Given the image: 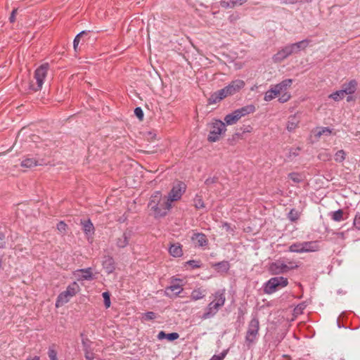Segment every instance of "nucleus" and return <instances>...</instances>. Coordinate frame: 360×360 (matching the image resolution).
Listing matches in <instances>:
<instances>
[{"instance_id": "f257e3e1", "label": "nucleus", "mask_w": 360, "mask_h": 360, "mask_svg": "<svg viewBox=\"0 0 360 360\" xmlns=\"http://www.w3.org/2000/svg\"><path fill=\"white\" fill-rule=\"evenodd\" d=\"M148 207L155 218H162L167 214L172 205L160 191H155L150 198Z\"/></svg>"}, {"instance_id": "f03ea898", "label": "nucleus", "mask_w": 360, "mask_h": 360, "mask_svg": "<svg viewBox=\"0 0 360 360\" xmlns=\"http://www.w3.org/2000/svg\"><path fill=\"white\" fill-rule=\"evenodd\" d=\"M213 300L207 305L202 319H207L214 316L224 305L226 297L224 290H218L212 295Z\"/></svg>"}, {"instance_id": "7ed1b4c3", "label": "nucleus", "mask_w": 360, "mask_h": 360, "mask_svg": "<svg viewBox=\"0 0 360 360\" xmlns=\"http://www.w3.org/2000/svg\"><path fill=\"white\" fill-rule=\"evenodd\" d=\"M209 135L207 141L211 143L218 141L225 134L226 128L225 124L221 120H214L208 124Z\"/></svg>"}, {"instance_id": "20e7f679", "label": "nucleus", "mask_w": 360, "mask_h": 360, "mask_svg": "<svg viewBox=\"0 0 360 360\" xmlns=\"http://www.w3.org/2000/svg\"><path fill=\"white\" fill-rule=\"evenodd\" d=\"M255 111V107L253 105H248L241 108L237 109L232 113L225 116L224 121L229 125L236 124L242 117Z\"/></svg>"}, {"instance_id": "39448f33", "label": "nucleus", "mask_w": 360, "mask_h": 360, "mask_svg": "<svg viewBox=\"0 0 360 360\" xmlns=\"http://www.w3.org/2000/svg\"><path fill=\"white\" fill-rule=\"evenodd\" d=\"M49 66L47 63L40 65L36 69L34 74V79L35 83L32 82L30 84V89L34 91L41 90L44 82L47 76Z\"/></svg>"}, {"instance_id": "423d86ee", "label": "nucleus", "mask_w": 360, "mask_h": 360, "mask_svg": "<svg viewBox=\"0 0 360 360\" xmlns=\"http://www.w3.org/2000/svg\"><path fill=\"white\" fill-rule=\"evenodd\" d=\"M79 291V286L77 283H72L67 287L65 291L59 294L56 302V307L58 308L66 304L70 301V298L74 297Z\"/></svg>"}, {"instance_id": "0eeeda50", "label": "nucleus", "mask_w": 360, "mask_h": 360, "mask_svg": "<svg viewBox=\"0 0 360 360\" xmlns=\"http://www.w3.org/2000/svg\"><path fill=\"white\" fill-rule=\"evenodd\" d=\"M288 283V279L282 276L271 278L266 283L264 290L266 293L271 294L278 289L286 286Z\"/></svg>"}, {"instance_id": "6e6552de", "label": "nucleus", "mask_w": 360, "mask_h": 360, "mask_svg": "<svg viewBox=\"0 0 360 360\" xmlns=\"http://www.w3.org/2000/svg\"><path fill=\"white\" fill-rule=\"evenodd\" d=\"M185 191V184L183 182H178L177 184L173 186L172 188L171 189L168 195L165 197L171 203V205H172L174 202L178 201L181 198Z\"/></svg>"}, {"instance_id": "1a4fd4ad", "label": "nucleus", "mask_w": 360, "mask_h": 360, "mask_svg": "<svg viewBox=\"0 0 360 360\" xmlns=\"http://www.w3.org/2000/svg\"><path fill=\"white\" fill-rule=\"evenodd\" d=\"M290 265H287L281 260L273 262L269 266V271L271 274H280L288 272L290 269L296 268L297 265H293L292 262H289Z\"/></svg>"}, {"instance_id": "9d476101", "label": "nucleus", "mask_w": 360, "mask_h": 360, "mask_svg": "<svg viewBox=\"0 0 360 360\" xmlns=\"http://www.w3.org/2000/svg\"><path fill=\"white\" fill-rule=\"evenodd\" d=\"M259 329V323L258 319H252L248 324L245 336L246 342H248L249 345L253 343L256 340Z\"/></svg>"}, {"instance_id": "9b49d317", "label": "nucleus", "mask_w": 360, "mask_h": 360, "mask_svg": "<svg viewBox=\"0 0 360 360\" xmlns=\"http://www.w3.org/2000/svg\"><path fill=\"white\" fill-rule=\"evenodd\" d=\"M245 85L242 79H236L222 89L226 97L239 92Z\"/></svg>"}, {"instance_id": "f8f14e48", "label": "nucleus", "mask_w": 360, "mask_h": 360, "mask_svg": "<svg viewBox=\"0 0 360 360\" xmlns=\"http://www.w3.org/2000/svg\"><path fill=\"white\" fill-rule=\"evenodd\" d=\"M73 274L78 281L92 280L94 278L91 268L77 269L73 272Z\"/></svg>"}, {"instance_id": "ddd939ff", "label": "nucleus", "mask_w": 360, "mask_h": 360, "mask_svg": "<svg viewBox=\"0 0 360 360\" xmlns=\"http://www.w3.org/2000/svg\"><path fill=\"white\" fill-rule=\"evenodd\" d=\"M292 51L290 49L289 46H285L283 49L278 51L276 54L272 57V60L276 63H279L283 61L285 58H287L289 56L292 55Z\"/></svg>"}, {"instance_id": "4468645a", "label": "nucleus", "mask_w": 360, "mask_h": 360, "mask_svg": "<svg viewBox=\"0 0 360 360\" xmlns=\"http://www.w3.org/2000/svg\"><path fill=\"white\" fill-rule=\"evenodd\" d=\"M292 84V79H286L281 82L280 83L273 85L279 94L287 91V90L291 86Z\"/></svg>"}, {"instance_id": "2eb2a0df", "label": "nucleus", "mask_w": 360, "mask_h": 360, "mask_svg": "<svg viewBox=\"0 0 360 360\" xmlns=\"http://www.w3.org/2000/svg\"><path fill=\"white\" fill-rule=\"evenodd\" d=\"M309 44V41L304 39L295 44H291L288 46L292 51V53L293 54L298 53L301 50L305 49L308 46Z\"/></svg>"}, {"instance_id": "dca6fc26", "label": "nucleus", "mask_w": 360, "mask_h": 360, "mask_svg": "<svg viewBox=\"0 0 360 360\" xmlns=\"http://www.w3.org/2000/svg\"><path fill=\"white\" fill-rule=\"evenodd\" d=\"M357 82L355 80H351L348 83L342 86V90L345 95H352L356 91Z\"/></svg>"}, {"instance_id": "f3484780", "label": "nucleus", "mask_w": 360, "mask_h": 360, "mask_svg": "<svg viewBox=\"0 0 360 360\" xmlns=\"http://www.w3.org/2000/svg\"><path fill=\"white\" fill-rule=\"evenodd\" d=\"M226 98L224 92L223 91L222 89L213 93L210 97L208 98V104L212 105L217 103L218 102L221 101L222 99Z\"/></svg>"}, {"instance_id": "a211bd4d", "label": "nucleus", "mask_w": 360, "mask_h": 360, "mask_svg": "<svg viewBox=\"0 0 360 360\" xmlns=\"http://www.w3.org/2000/svg\"><path fill=\"white\" fill-rule=\"evenodd\" d=\"M303 252H316L319 247L316 241H308L302 243Z\"/></svg>"}, {"instance_id": "6ab92c4d", "label": "nucleus", "mask_w": 360, "mask_h": 360, "mask_svg": "<svg viewBox=\"0 0 360 360\" xmlns=\"http://www.w3.org/2000/svg\"><path fill=\"white\" fill-rule=\"evenodd\" d=\"M248 0H222L220 5L223 8H233L235 6H241Z\"/></svg>"}, {"instance_id": "aec40b11", "label": "nucleus", "mask_w": 360, "mask_h": 360, "mask_svg": "<svg viewBox=\"0 0 360 360\" xmlns=\"http://www.w3.org/2000/svg\"><path fill=\"white\" fill-rule=\"evenodd\" d=\"M81 224L86 235L91 236L94 233V226L90 220H82Z\"/></svg>"}, {"instance_id": "412c9836", "label": "nucleus", "mask_w": 360, "mask_h": 360, "mask_svg": "<svg viewBox=\"0 0 360 360\" xmlns=\"http://www.w3.org/2000/svg\"><path fill=\"white\" fill-rule=\"evenodd\" d=\"M193 242L198 246H204L207 245V240L205 235L202 233H195L191 238Z\"/></svg>"}, {"instance_id": "4be33fe9", "label": "nucleus", "mask_w": 360, "mask_h": 360, "mask_svg": "<svg viewBox=\"0 0 360 360\" xmlns=\"http://www.w3.org/2000/svg\"><path fill=\"white\" fill-rule=\"evenodd\" d=\"M299 122H300V120L298 117H297L295 115L290 116L288 118V120L287 122V125H286L287 129L289 131H294L298 127Z\"/></svg>"}, {"instance_id": "5701e85b", "label": "nucleus", "mask_w": 360, "mask_h": 360, "mask_svg": "<svg viewBox=\"0 0 360 360\" xmlns=\"http://www.w3.org/2000/svg\"><path fill=\"white\" fill-rule=\"evenodd\" d=\"M280 94L278 93L276 89H275L274 86H271V88L266 91L264 94V100L265 101H271L274 99L276 97L279 96Z\"/></svg>"}, {"instance_id": "b1692460", "label": "nucleus", "mask_w": 360, "mask_h": 360, "mask_svg": "<svg viewBox=\"0 0 360 360\" xmlns=\"http://www.w3.org/2000/svg\"><path fill=\"white\" fill-rule=\"evenodd\" d=\"M205 296V290L201 288L195 289L192 291L191 299L193 301H197L202 299Z\"/></svg>"}, {"instance_id": "393cba45", "label": "nucleus", "mask_w": 360, "mask_h": 360, "mask_svg": "<svg viewBox=\"0 0 360 360\" xmlns=\"http://www.w3.org/2000/svg\"><path fill=\"white\" fill-rule=\"evenodd\" d=\"M169 253L173 257H180L182 255V249L180 245L173 244L169 248Z\"/></svg>"}, {"instance_id": "a878e982", "label": "nucleus", "mask_w": 360, "mask_h": 360, "mask_svg": "<svg viewBox=\"0 0 360 360\" xmlns=\"http://www.w3.org/2000/svg\"><path fill=\"white\" fill-rule=\"evenodd\" d=\"M182 290H183V288L181 285H179L178 283H173L170 286H169L168 288H166L165 292L167 295H169L168 291H171V292H174L175 295H179L182 292Z\"/></svg>"}, {"instance_id": "bb28decb", "label": "nucleus", "mask_w": 360, "mask_h": 360, "mask_svg": "<svg viewBox=\"0 0 360 360\" xmlns=\"http://www.w3.org/2000/svg\"><path fill=\"white\" fill-rule=\"evenodd\" d=\"M36 165H37V161L32 158H25L21 162V166L25 168H31Z\"/></svg>"}, {"instance_id": "cd10ccee", "label": "nucleus", "mask_w": 360, "mask_h": 360, "mask_svg": "<svg viewBox=\"0 0 360 360\" xmlns=\"http://www.w3.org/2000/svg\"><path fill=\"white\" fill-rule=\"evenodd\" d=\"M345 94L343 93L342 90L340 89V90L336 91L335 92H334L333 94H330L328 96V98L333 99L335 101H340L342 100L345 98Z\"/></svg>"}, {"instance_id": "c85d7f7f", "label": "nucleus", "mask_w": 360, "mask_h": 360, "mask_svg": "<svg viewBox=\"0 0 360 360\" xmlns=\"http://www.w3.org/2000/svg\"><path fill=\"white\" fill-rule=\"evenodd\" d=\"M193 205L197 209H202L205 207L202 196L199 195H196L194 198Z\"/></svg>"}, {"instance_id": "c756f323", "label": "nucleus", "mask_w": 360, "mask_h": 360, "mask_svg": "<svg viewBox=\"0 0 360 360\" xmlns=\"http://www.w3.org/2000/svg\"><path fill=\"white\" fill-rule=\"evenodd\" d=\"M128 245V237L125 233L122 234L117 240V245L119 248H124Z\"/></svg>"}, {"instance_id": "7c9ffc66", "label": "nucleus", "mask_w": 360, "mask_h": 360, "mask_svg": "<svg viewBox=\"0 0 360 360\" xmlns=\"http://www.w3.org/2000/svg\"><path fill=\"white\" fill-rule=\"evenodd\" d=\"M289 251L292 252L302 253L303 249H302V243H296L291 245L289 247Z\"/></svg>"}, {"instance_id": "2f4dec72", "label": "nucleus", "mask_w": 360, "mask_h": 360, "mask_svg": "<svg viewBox=\"0 0 360 360\" xmlns=\"http://www.w3.org/2000/svg\"><path fill=\"white\" fill-rule=\"evenodd\" d=\"M345 158L346 153L343 150H340L335 154V160L338 162H342Z\"/></svg>"}, {"instance_id": "473e14b6", "label": "nucleus", "mask_w": 360, "mask_h": 360, "mask_svg": "<svg viewBox=\"0 0 360 360\" xmlns=\"http://www.w3.org/2000/svg\"><path fill=\"white\" fill-rule=\"evenodd\" d=\"M332 219L335 221H340L343 219V212L342 210H338L332 214Z\"/></svg>"}, {"instance_id": "72a5a7b5", "label": "nucleus", "mask_w": 360, "mask_h": 360, "mask_svg": "<svg viewBox=\"0 0 360 360\" xmlns=\"http://www.w3.org/2000/svg\"><path fill=\"white\" fill-rule=\"evenodd\" d=\"M218 271H226L229 268V264L227 262H221L214 265Z\"/></svg>"}, {"instance_id": "f704fd0d", "label": "nucleus", "mask_w": 360, "mask_h": 360, "mask_svg": "<svg viewBox=\"0 0 360 360\" xmlns=\"http://www.w3.org/2000/svg\"><path fill=\"white\" fill-rule=\"evenodd\" d=\"M289 178L296 183H299L303 181L302 175L299 173H290L289 174Z\"/></svg>"}, {"instance_id": "c9c22d12", "label": "nucleus", "mask_w": 360, "mask_h": 360, "mask_svg": "<svg viewBox=\"0 0 360 360\" xmlns=\"http://www.w3.org/2000/svg\"><path fill=\"white\" fill-rule=\"evenodd\" d=\"M331 134V130L328 127H322L319 129L316 136L320 138L322 135L328 136Z\"/></svg>"}, {"instance_id": "e433bc0d", "label": "nucleus", "mask_w": 360, "mask_h": 360, "mask_svg": "<svg viewBox=\"0 0 360 360\" xmlns=\"http://www.w3.org/2000/svg\"><path fill=\"white\" fill-rule=\"evenodd\" d=\"M280 97L278 98L279 102L281 103H285L290 100L291 98V95L289 92L285 91L284 93H281L280 95Z\"/></svg>"}, {"instance_id": "4c0bfd02", "label": "nucleus", "mask_w": 360, "mask_h": 360, "mask_svg": "<svg viewBox=\"0 0 360 360\" xmlns=\"http://www.w3.org/2000/svg\"><path fill=\"white\" fill-rule=\"evenodd\" d=\"M86 32L85 31H82L80 33H79L75 38L74 39V41H73V47H74V49L75 51H77V46H78V44L79 43V40H80V37L84 35V34H86Z\"/></svg>"}, {"instance_id": "58836bf2", "label": "nucleus", "mask_w": 360, "mask_h": 360, "mask_svg": "<svg viewBox=\"0 0 360 360\" xmlns=\"http://www.w3.org/2000/svg\"><path fill=\"white\" fill-rule=\"evenodd\" d=\"M57 229L61 233H65L67 231V224L61 221L57 224Z\"/></svg>"}, {"instance_id": "ea45409f", "label": "nucleus", "mask_w": 360, "mask_h": 360, "mask_svg": "<svg viewBox=\"0 0 360 360\" xmlns=\"http://www.w3.org/2000/svg\"><path fill=\"white\" fill-rule=\"evenodd\" d=\"M103 297L104 299V304L106 308H109L110 307V294L108 292H104L102 294Z\"/></svg>"}, {"instance_id": "a19ab883", "label": "nucleus", "mask_w": 360, "mask_h": 360, "mask_svg": "<svg viewBox=\"0 0 360 360\" xmlns=\"http://www.w3.org/2000/svg\"><path fill=\"white\" fill-rule=\"evenodd\" d=\"M48 354L51 360H58L57 352L53 347H49Z\"/></svg>"}, {"instance_id": "79ce46f5", "label": "nucleus", "mask_w": 360, "mask_h": 360, "mask_svg": "<svg viewBox=\"0 0 360 360\" xmlns=\"http://www.w3.org/2000/svg\"><path fill=\"white\" fill-rule=\"evenodd\" d=\"M84 356L86 360L94 359V354L91 352L88 348L84 349Z\"/></svg>"}, {"instance_id": "37998d69", "label": "nucleus", "mask_w": 360, "mask_h": 360, "mask_svg": "<svg viewBox=\"0 0 360 360\" xmlns=\"http://www.w3.org/2000/svg\"><path fill=\"white\" fill-rule=\"evenodd\" d=\"M300 149L299 148H291L289 150L288 157L295 158L299 155Z\"/></svg>"}, {"instance_id": "c03bdc74", "label": "nucleus", "mask_w": 360, "mask_h": 360, "mask_svg": "<svg viewBox=\"0 0 360 360\" xmlns=\"http://www.w3.org/2000/svg\"><path fill=\"white\" fill-rule=\"evenodd\" d=\"M135 115L140 120H142L143 118V112L140 107H137L134 110Z\"/></svg>"}, {"instance_id": "a18cd8bd", "label": "nucleus", "mask_w": 360, "mask_h": 360, "mask_svg": "<svg viewBox=\"0 0 360 360\" xmlns=\"http://www.w3.org/2000/svg\"><path fill=\"white\" fill-rule=\"evenodd\" d=\"M298 217H299V214H298L297 212L295 211L294 210H292L289 212V219L291 221H295L298 219Z\"/></svg>"}, {"instance_id": "49530a36", "label": "nucleus", "mask_w": 360, "mask_h": 360, "mask_svg": "<svg viewBox=\"0 0 360 360\" xmlns=\"http://www.w3.org/2000/svg\"><path fill=\"white\" fill-rule=\"evenodd\" d=\"M179 337V334L177 333H172L167 334V339L169 341H173L176 339H178Z\"/></svg>"}, {"instance_id": "de8ad7c7", "label": "nucleus", "mask_w": 360, "mask_h": 360, "mask_svg": "<svg viewBox=\"0 0 360 360\" xmlns=\"http://www.w3.org/2000/svg\"><path fill=\"white\" fill-rule=\"evenodd\" d=\"M331 155L327 153H320L319 155V159L323 160H328L330 158Z\"/></svg>"}, {"instance_id": "09e8293b", "label": "nucleus", "mask_w": 360, "mask_h": 360, "mask_svg": "<svg viewBox=\"0 0 360 360\" xmlns=\"http://www.w3.org/2000/svg\"><path fill=\"white\" fill-rule=\"evenodd\" d=\"M144 316H145L146 319H148V320H152L156 317L155 314L152 311L146 313Z\"/></svg>"}, {"instance_id": "8fccbe9b", "label": "nucleus", "mask_w": 360, "mask_h": 360, "mask_svg": "<svg viewBox=\"0 0 360 360\" xmlns=\"http://www.w3.org/2000/svg\"><path fill=\"white\" fill-rule=\"evenodd\" d=\"M226 353L223 352L219 355H214L210 360H223L225 357Z\"/></svg>"}, {"instance_id": "3c124183", "label": "nucleus", "mask_w": 360, "mask_h": 360, "mask_svg": "<svg viewBox=\"0 0 360 360\" xmlns=\"http://www.w3.org/2000/svg\"><path fill=\"white\" fill-rule=\"evenodd\" d=\"M158 338L159 340L167 338V334L164 331H160L158 335Z\"/></svg>"}, {"instance_id": "603ef678", "label": "nucleus", "mask_w": 360, "mask_h": 360, "mask_svg": "<svg viewBox=\"0 0 360 360\" xmlns=\"http://www.w3.org/2000/svg\"><path fill=\"white\" fill-rule=\"evenodd\" d=\"M17 12V10L14 9L12 13H11V15L10 16V21L11 22H14L15 21V13Z\"/></svg>"}, {"instance_id": "864d4df0", "label": "nucleus", "mask_w": 360, "mask_h": 360, "mask_svg": "<svg viewBox=\"0 0 360 360\" xmlns=\"http://www.w3.org/2000/svg\"><path fill=\"white\" fill-rule=\"evenodd\" d=\"M299 1L300 0H283V2L285 4H294Z\"/></svg>"}, {"instance_id": "5fc2aeb1", "label": "nucleus", "mask_w": 360, "mask_h": 360, "mask_svg": "<svg viewBox=\"0 0 360 360\" xmlns=\"http://www.w3.org/2000/svg\"><path fill=\"white\" fill-rule=\"evenodd\" d=\"M223 228L226 229V231H229L231 229L230 226L227 223H224L223 224Z\"/></svg>"}, {"instance_id": "6e6d98bb", "label": "nucleus", "mask_w": 360, "mask_h": 360, "mask_svg": "<svg viewBox=\"0 0 360 360\" xmlns=\"http://www.w3.org/2000/svg\"><path fill=\"white\" fill-rule=\"evenodd\" d=\"M26 360H40L39 356H34L33 358H27Z\"/></svg>"}, {"instance_id": "4d7b16f0", "label": "nucleus", "mask_w": 360, "mask_h": 360, "mask_svg": "<svg viewBox=\"0 0 360 360\" xmlns=\"http://www.w3.org/2000/svg\"><path fill=\"white\" fill-rule=\"evenodd\" d=\"M113 269H114V268H113V266H112L107 267L108 272V273H111V272L113 271Z\"/></svg>"}, {"instance_id": "13d9d810", "label": "nucleus", "mask_w": 360, "mask_h": 360, "mask_svg": "<svg viewBox=\"0 0 360 360\" xmlns=\"http://www.w3.org/2000/svg\"><path fill=\"white\" fill-rule=\"evenodd\" d=\"M352 96H348L347 98V101L349 102V101H352Z\"/></svg>"}, {"instance_id": "bf43d9fd", "label": "nucleus", "mask_w": 360, "mask_h": 360, "mask_svg": "<svg viewBox=\"0 0 360 360\" xmlns=\"http://www.w3.org/2000/svg\"><path fill=\"white\" fill-rule=\"evenodd\" d=\"M108 261L110 262V264L112 263V259H109Z\"/></svg>"}, {"instance_id": "052dcab7", "label": "nucleus", "mask_w": 360, "mask_h": 360, "mask_svg": "<svg viewBox=\"0 0 360 360\" xmlns=\"http://www.w3.org/2000/svg\"><path fill=\"white\" fill-rule=\"evenodd\" d=\"M193 262H194V261H189V262H188V263H189V264H191V263H193Z\"/></svg>"}]
</instances>
